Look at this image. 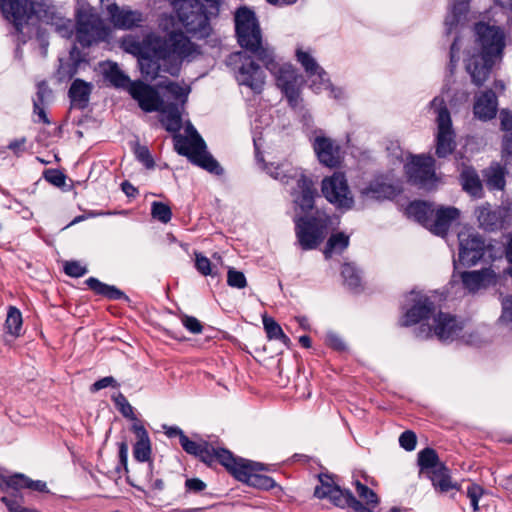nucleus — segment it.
Masks as SVG:
<instances>
[{
	"instance_id": "nucleus-41",
	"label": "nucleus",
	"mask_w": 512,
	"mask_h": 512,
	"mask_svg": "<svg viewBox=\"0 0 512 512\" xmlns=\"http://www.w3.org/2000/svg\"><path fill=\"white\" fill-rule=\"evenodd\" d=\"M463 287L469 292L479 290L484 282L485 274L482 271H464L460 273Z\"/></svg>"
},
{
	"instance_id": "nucleus-45",
	"label": "nucleus",
	"mask_w": 512,
	"mask_h": 512,
	"mask_svg": "<svg viewBox=\"0 0 512 512\" xmlns=\"http://www.w3.org/2000/svg\"><path fill=\"white\" fill-rule=\"evenodd\" d=\"M16 479H18L17 491L21 489H28L31 491H37L41 493L48 492L46 482L44 481L32 480L31 478L22 473H19V477H17Z\"/></svg>"
},
{
	"instance_id": "nucleus-11",
	"label": "nucleus",
	"mask_w": 512,
	"mask_h": 512,
	"mask_svg": "<svg viewBox=\"0 0 512 512\" xmlns=\"http://www.w3.org/2000/svg\"><path fill=\"white\" fill-rule=\"evenodd\" d=\"M164 433L168 438H179L182 449L189 455L194 456L208 467L215 464L216 455L220 447H215L211 442L195 435L198 440H191L178 426L163 425Z\"/></svg>"
},
{
	"instance_id": "nucleus-19",
	"label": "nucleus",
	"mask_w": 512,
	"mask_h": 512,
	"mask_svg": "<svg viewBox=\"0 0 512 512\" xmlns=\"http://www.w3.org/2000/svg\"><path fill=\"white\" fill-rule=\"evenodd\" d=\"M127 92L144 112H155L161 109L163 99L154 87L136 80L130 84Z\"/></svg>"
},
{
	"instance_id": "nucleus-47",
	"label": "nucleus",
	"mask_w": 512,
	"mask_h": 512,
	"mask_svg": "<svg viewBox=\"0 0 512 512\" xmlns=\"http://www.w3.org/2000/svg\"><path fill=\"white\" fill-rule=\"evenodd\" d=\"M475 216L478 224H496L498 215L492 210L489 204L482 205L475 210Z\"/></svg>"
},
{
	"instance_id": "nucleus-40",
	"label": "nucleus",
	"mask_w": 512,
	"mask_h": 512,
	"mask_svg": "<svg viewBox=\"0 0 512 512\" xmlns=\"http://www.w3.org/2000/svg\"><path fill=\"white\" fill-rule=\"evenodd\" d=\"M262 322L269 340H278L282 344L289 346L291 342L290 338L285 335L281 326L272 317L264 315Z\"/></svg>"
},
{
	"instance_id": "nucleus-60",
	"label": "nucleus",
	"mask_w": 512,
	"mask_h": 512,
	"mask_svg": "<svg viewBox=\"0 0 512 512\" xmlns=\"http://www.w3.org/2000/svg\"><path fill=\"white\" fill-rule=\"evenodd\" d=\"M502 158L506 166L512 165V132L503 140Z\"/></svg>"
},
{
	"instance_id": "nucleus-30",
	"label": "nucleus",
	"mask_w": 512,
	"mask_h": 512,
	"mask_svg": "<svg viewBox=\"0 0 512 512\" xmlns=\"http://www.w3.org/2000/svg\"><path fill=\"white\" fill-rule=\"evenodd\" d=\"M183 107L179 105L177 102L175 103H165L162 102L161 109L156 110L155 112H160L162 114L161 123L163 127L171 133H177L180 131L182 127V119H181V109Z\"/></svg>"
},
{
	"instance_id": "nucleus-27",
	"label": "nucleus",
	"mask_w": 512,
	"mask_h": 512,
	"mask_svg": "<svg viewBox=\"0 0 512 512\" xmlns=\"http://www.w3.org/2000/svg\"><path fill=\"white\" fill-rule=\"evenodd\" d=\"M497 97L492 90H487L476 97L473 112L476 118L487 121L496 116Z\"/></svg>"
},
{
	"instance_id": "nucleus-25",
	"label": "nucleus",
	"mask_w": 512,
	"mask_h": 512,
	"mask_svg": "<svg viewBox=\"0 0 512 512\" xmlns=\"http://www.w3.org/2000/svg\"><path fill=\"white\" fill-rule=\"evenodd\" d=\"M296 57L298 62L305 69L309 78L316 77L319 79V82L312 80L311 87L315 91L329 86V81L326 78L327 73L318 65L316 60L309 53L304 52L301 49H297Z\"/></svg>"
},
{
	"instance_id": "nucleus-33",
	"label": "nucleus",
	"mask_w": 512,
	"mask_h": 512,
	"mask_svg": "<svg viewBox=\"0 0 512 512\" xmlns=\"http://www.w3.org/2000/svg\"><path fill=\"white\" fill-rule=\"evenodd\" d=\"M103 76L113 87L121 88L128 91V87L133 82L130 78L119 68L115 62H106L102 65Z\"/></svg>"
},
{
	"instance_id": "nucleus-29",
	"label": "nucleus",
	"mask_w": 512,
	"mask_h": 512,
	"mask_svg": "<svg viewBox=\"0 0 512 512\" xmlns=\"http://www.w3.org/2000/svg\"><path fill=\"white\" fill-rule=\"evenodd\" d=\"M426 476L431 481L435 491L438 493L443 494L453 489H460V485L457 482L452 481L451 471L446 464H441L438 468L427 473Z\"/></svg>"
},
{
	"instance_id": "nucleus-8",
	"label": "nucleus",
	"mask_w": 512,
	"mask_h": 512,
	"mask_svg": "<svg viewBox=\"0 0 512 512\" xmlns=\"http://www.w3.org/2000/svg\"><path fill=\"white\" fill-rule=\"evenodd\" d=\"M152 37L147 34L142 41L127 38L123 44L125 49L138 57V64L142 75L146 79L154 80L163 71L162 55L152 45Z\"/></svg>"
},
{
	"instance_id": "nucleus-2",
	"label": "nucleus",
	"mask_w": 512,
	"mask_h": 512,
	"mask_svg": "<svg viewBox=\"0 0 512 512\" xmlns=\"http://www.w3.org/2000/svg\"><path fill=\"white\" fill-rule=\"evenodd\" d=\"M264 169L272 178L285 185H291L295 224H331L329 216L315 206L316 190L313 182L300 168L284 164H266Z\"/></svg>"
},
{
	"instance_id": "nucleus-59",
	"label": "nucleus",
	"mask_w": 512,
	"mask_h": 512,
	"mask_svg": "<svg viewBox=\"0 0 512 512\" xmlns=\"http://www.w3.org/2000/svg\"><path fill=\"white\" fill-rule=\"evenodd\" d=\"M195 267L204 276L212 275L211 262L202 254H196Z\"/></svg>"
},
{
	"instance_id": "nucleus-17",
	"label": "nucleus",
	"mask_w": 512,
	"mask_h": 512,
	"mask_svg": "<svg viewBox=\"0 0 512 512\" xmlns=\"http://www.w3.org/2000/svg\"><path fill=\"white\" fill-rule=\"evenodd\" d=\"M464 230L457 231L459 240V262L463 266H473L477 264L484 256V240L475 234L470 233V229L464 226Z\"/></svg>"
},
{
	"instance_id": "nucleus-37",
	"label": "nucleus",
	"mask_w": 512,
	"mask_h": 512,
	"mask_svg": "<svg viewBox=\"0 0 512 512\" xmlns=\"http://www.w3.org/2000/svg\"><path fill=\"white\" fill-rule=\"evenodd\" d=\"M341 275L345 285L354 293L361 290V271L353 263H344L341 269Z\"/></svg>"
},
{
	"instance_id": "nucleus-44",
	"label": "nucleus",
	"mask_w": 512,
	"mask_h": 512,
	"mask_svg": "<svg viewBox=\"0 0 512 512\" xmlns=\"http://www.w3.org/2000/svg\"><path fill=\"white\" fill-rule=\"evenodd\" d=\"M165 90L177 101L178 104L182 107L185 105L188 99V94L190 92L189 88L182 87L176 82L166 81L163 85H161Z\"/></svg>"
},
{
	"instance_id": "nucleus-42",
	"label": "nucleus",
	"mask_w": 512,
	"mask_h": 512,
	"mask_svg": "<svg viewBox=\"0 0 512 512\" xmlns=\"http://www.w3.org/2000/svg\"><path fill=\"white\" fill-rule=\"evenodd\" d=\"M433 216L435 217L434 224H451L458 221L460 211L451 206H439L434 209Z\"/></svg>"
},
{
	"instance_id": "nucleus-36",
	"label": "nucleus",
	"mask_w": 512,
	"mask_h": 512,
	"mask_svg": "<svg viewBox=\"0 0 512 512\" xmlns=\"http://www.w3.org/2000/svg\"><path fill=\"white\" fill-rule=\"evenodd\" d=\"M23 318L21 311L10 305L7 310L6 320L4 324L5 332L14 338L22 335Z\"/></svg>"
},
{
	"instance_id": "nucleus-21",
	"label": "nucleus",
	"mask_w": 512,
	"mask_h": 512,
	"mask_svg": "<svg viewBox=\"0 0 512 512\" xmlns=\"http://www.w3.org/2000/svg\"><path fill=\"white\" fill-rule=\"evenodd\" d=\"M415 303L409 308L403 316L401 326L408 327L417 323H425L431 316L435 315L434 302L427 296H419L414 299Z\"/></svg>"
},
{
	"instance_id": "nucleus-46",
	"label": "nucleus",
	"mask_w": 512,
	"mask_h": 512,
	"mask_svg": "<svg viewBox=\"0 0 512 512\" xmlns=\"http://www.w3.org/2000/svg\"><path fill=\"white\" fill-rule=\"evenodd\" d=\"M112 400L116 408L125 418H128L134 422L139 421L134 414L133 407L130 405L127 398L121 392H119L117 395H114L112 397Z\"/></svg>"
},
{
	"instance_id": "nucleus-1",
	"label": "nucleus",
	"mask_w": 512,
	"mask_h": 512,
	"mask_svg": "<svg viewBox=\"0 0 512 512\" xmlns=\"http://www.w3.org/2000/svg\"><path fill=\"white\" fill-rule=\"evenodd\" d=\"M235 31L239 45L254 54L276 79L281 89L296 87L298 74L289 63L275 60L273 51L262 45L261 30L255 13L246 7L239 8L235 13Z\"/></svg>"
},
{
	"instance_id": "nucleus-14",
	"label": "nucleus",
	"mask_w": 512,
	"mask_h": 512,
	"mask_svg": "<svg viewBox=\"0 0 512 512\" xmlns=\"http://www.w3.org/2000/svg\"><path fill=\"white\" fill-rule=\"evenodd\" d=\"M229 65H239L236 70V80L240 85L251 88L254 92H261L265 83V75L259 65L244 52H236L229 56Z\"/></svg>"
},
{
	"instance_id": "nucleus-55",
	"label": "nucleus",
	"mask_w": 512,
	"mask_h": 512,
	"mask_svg": "<svg viewBox=\"0 0 512 512\" xmlns=\"http://www.w3.org/2000/svg\"><path fill=\"white\" fill-rule=\"evenodd\" d=\"M118 456L119 464L116 467V471L120 473L121 469L128 473V444L126 441H122L118 444Z\"/></svg>"
},
{
	"instance_id": "nucleus-58",
	"label": "nucleus",
	"mask_w": 512,
	"mask_h": 512,
	"mask_svg": "<svg viewBox=\"0 0 512 512\" xmlns=\"http://www.w3.org/2000/svg\"><path fill=\"white\" fill-rule=\"evenodd\" d=\"M19 473H15L13 475H6L4 472L0 471V488L1 490L12 489L17 491Z\"/></svg>"
},
{
	"instance_id": "nucleus-10",
	"label": "nucleus",
	"mask_w": 512,
	"mask_h": 512,
	"mask_svg": "<svg viewBox=\"0 0 512 512\" xmlns=\"http://www.w3.org/2000/svg\"><path fill=\"white\" fill-rule=\"evenodd\" d=\"M0 6L3 15L17 32H22L29 21L40 19L42 13H46V5L36 0H0Z\"/></svg>"
},
{
	"instance_id": "nucleus-32",
	"label": "nucleus",
	"mask_w": 512,
	"mask_h": 512,
	"mask_svg": "<svg viewBox=\"0 0 512 512\" xmlns=\"http://www.w3.org/2000/svg\"><path fill=\"white\" fill-rule=\"evenodd\" d=\"M85 284L96 295L107 298L108 300H129L128 296L114 285L101 282L95 277H89Z\"/></svg>"
},
{
	"instance_id": "nucleus-12",
	"label": "nucleus",
	"mask_w": 512,
	"mask_h": 512,
	"mask_svg": "<svg viewBox=\"0 0 512 512\" xmlns=\"http://www.w3.org/2000/svg\"><path fill=\"white\" fill-rule=\"evenodd\" d=\"M432 322V325L421 323L414 330L415 336L425 339L435 335L441 341H453L463 329L462 323L455 316L441 311L434 315Z\"/></svg>"
},
{
	"instance_id": "nucleus-50",
	"label": "nucleus",
	"mask_w": 512,
	"mask_h": 512,
	"mask_svg": "<svg viewBox=\"0 0 512 512\" xmlns=\"http://www.w3.org/2000/svg\"><path fill=\"white\" fill-rule=\"evenodd\" d=\"M63 270L67 276L72 278H80L88 273L87 266L77 260L66 261Z\"/></svg>"
},
{
	"instance_id": "nucleus-13",
	"label": "nucleus",
	"mask_w": 512,
	"mask_h": 512,
	"mask_svg": "<svg viewBox=\"0 0 512 512\" xmlns=\"http://www.w3.org/2000/svg\"><path fill=\"white\" fill-rule=\"evenodd\" d=\"M107 36L108 31L97 14L89 10L77 13L76 40L82 47L104 41Z\"/></svg>"
},
{
	"instance_id": "nucleus-43",
	"label": "nucleus",
	"mask_w": 512,
	"mask_h": 512,
	"mask_svg": "<svg viewBox=\"0 0 512 512\" xmlns=\"http://www.w3.org/2000/svg\"><path fill=\"white\" fill-rule=\"evenodd\" d=\"M486 184L493 190H502L505 186L504 169L500 165H493L486 172Z\"/></svg>"
},
{
	"instance_id": "nucleus-38",
	"label": "nucleus",
	"mask_w": 512,
	"mask_h": 512,
	"mask_svg": "<svg viewBox=\"0 0 512 512\" xmlns=\"http://www.w3.org/2000/svg\"><path fill=\"white\" fill-rule=\"evenodd\" d=\"M349 246V236L343 232L332 234L327 240L323 251L326 259L331 258L334 253H342Z\"/></svg>"
},
{
	"instance_id": "nucleus-57",
	"label": "nucleus",
	"mask_w": 512,
	"mask_h": 512,
	"mask_svg": "<svg viewBox=\"0 0 512 512\" xmlns=\"http://www.w3.org/2000/svg\"><path fill=\"white\" fill-rule=\"evenodd\" d=\"M325 343L327 346H329L330 348L336 350V351H345L346 350V344L345 342L342 340V338L334 333V332H329L326 334V337H325Z\"/></svg>"
},
{
	"instance_id": "nucleus-54",
	"label": "nucleus",
	"mask_w": 512,
	"mask_h": 512,
	"mask_svg": "<svg viewBox=\"0 0 512 512\" xmlns=\"http://www.w3.org/2000/svg\"><path fill=\"white\" fill-rule=\"evenodd\" d=\"M400 446L406 451H412L417 444L416 434L411 430L404 431L399 437Z\"/></svg>"
},
{
	"instance_id": "nucleus-52",
	"label": "nucleus",
	"mask_w": 512,
	"mask_h": 512,
	"mask_svg": "<svg viewBox=\"0 0 512 512\" xmlns=\"http://www.w3.org/2000/svg\"><path fill=\"white\" fill-rule=\"evenodd\" d=\"M485 490L482 486L472 483L467 487V497L470 499V503L474 512L479 510V500L484 495Z\"/></svg>"
},
{
	"instance_id": "nucleus-31",
	"label": "nucleus",
	"mask_w": 512,
	"mask_h": 512,
	"mask_svg": "<svg viewBox=\"0 0 512 512\" xmlns=\"http://www.w3.org/2000/svg\"><path fill=\"white\" fill-rule=\"evenodd\" d=\"M408 220L418 222L419 224H425L434 214V207L432 203L415 200L410 202L404 211Z\"/></svg>"
},
{
	"instance_id": "nucleus-23",
	"label": "nucleus",
	"mask_w": 512,
	"mask_h": 512,
	"mask_svg": "<svg viewBox=\"0 0 512 512\" xmlns=\"http://www.w3.org/2000/svg\"><path fill=\"white\" fill-rule=\"evenodd\" d=\"M313 147L321 164L331 168L339 165L340 147L333 140L322 136L316 137Z\"/></svg>"
},
{
	"instance_id": "nucleus-15",
	"label": "nucleus",
	"mask_w": 512,
	"mask_h": 512,
	"mask_svg": "<svg viewBox=\"0 0 512 512\" xmlns=\"http://www.w3.org/2000/svg\"><path fill=\"white\" fill-rule=\"evenodd\" d=\"M213 16L215 15L208 13L201 5L194 7V4L191 3L179 8L177 19L188 34L203 39L211 34L210 18Z\"/></svg>"
},
{
	"instance_id": "nucleus-61",
	"label": "nucleus",
	"mask_w": 512,
	"mask_h": 512,
	"mask_svg": "<svg viewBox=\"0 0 512 512\" xmlns=\"http://www.w3.org/2000/svg\"><path fill=\"white\" fill-rule=\"evenodd\" d=\"M77 72L76 64L60 63L57 74L60 80L71 79Z\"/></svg>"
},
{
	"instance_id": "nucleus-24",
	"label": "nucleus",
	"mask_w": 512,
	"mask_h": 512,
	"mask_svg": "<svg viewBox=\"0 0 512 512\" xmlns=\"http://www.w3.org/2000/svg\"><path fill=\"white\" fill-rule=\"evenodd\" d=\"M131 431L135 434L136 442L133 445V457L136 461L150 462L152 447L149 434L141 421L133 422Z\"/></svg>"
},
{
	"instance_id": "nucleus-39",
	"label": "nucleus",
	"mask_w": 512,
	"mask_h": 512,
	"mask_svg": "<svg viewBox=\"0 0 512 512\" xmlns=\"http://www.w3.org/2000/svg\"><path fill=\"white\" fill-rule=\"evenodd\" d=\"M463 189L472 196L479 197L482 193V184L475 170L466 168L461 173Z\"/></svg>"
},
{
	"instance_id": "nucleus-64",
	"label": "nucleus",
	"mask_w": 512,
	"mask_h": 512,
	"mask_svg": "<svg viewBox=\"0 0 512 512\" xmlns=\"http://www.w3.org/2000/svg\"><path fill=\"white\" fill-rule=\"evenodd\" d=\"M110 386L117 387L118 383L112 376H106V377H103V378L97 380L96 382H94L92 384L90 390L92 392H97L99 390H102V389L110 387Z\"/></svg>"
},
{
	"instance_id": "nucleus-16",
	"label": "nucleus",
	"mask_w": 512,
	"mask_h": 512,
	"mask_svg": "<svg viewBox=\"0 0 512 512\" xmlns=\"http://www.w3.org/2000/svg\"><path fill=\"white\" fill-rule=\"evenodd\" d=\"M322 193L330 203L340 209H349L354 203L345 175L341 172H335L323 179Z\"/></svg>"
},
{
	"instance_id": "nucleus-34",
	"label": "nucleus",
	"mask_w": 512,
	"mask_h": 512,
	"mask_svg": "<svg viewBox=\"0 0 512 512\" xmlns=\"http://www.w3.org/2000/svg\"><path fill=\"white\" fill-rule=\"evenodd\" d=\"M91 84L75 79L69 89L71 103L78 108H85L91 93Z\"/></svg>"
},
{
	"instance_id": "nucleus-20",
	"label": "nucleus",
	"mask_w": 512,
	"mask_h": 512,
	"mask_svg": "<svg viewBox=\"0 0 512 512\" xmlns=\"http://www.w3.org/2000/svg\"><path fill=\"white\" fill-rule=\"evenodd\" d=\"M401 191V187L388 176H377L361 191L362 195L372 199H392Z\"/></svg>"
},
{
	"instance_id": "nucleus-28",
	"label": "nucleus",
	"mask_w": 512,
	"mask_h": 512,
	"mask_svg": "<svg viewBox=\"0 0 512 512\" xmlns=\"http://www.w3.org/2000/svg\"><path fill=\"white\" fill-rule=\"evenodd\" d=\"M470 1L471 0H450V14L445 19L448 33L458 24L461 17L467 13ZM495 2L502 8L512 9V0H495Z\"/></svg>"
},
{
	"instance_id": "nucleus-53",
	"label": "nucleus",
	"mask_w": 512,
	"mask_h": 512,
	"mask_svg": "<svg viewBox=\"0 0 512 512\" xmlns=\"http://www.w3.org/2000/svg\"><path fill=\"white\" fill-rule=\"evenodd\" d=\"M43 178L56 187H62L65 184V175L58 169H47L43 172Z\"/></svg>"
},
{
	"instance_id": "nucleus-9",
	"label": "nucleus",
	"mask_w": 512,
	"mask_h": 512,
	"mask_svg": "<svg viewBox=\"0 0 512 512\" xmlns=\"http://www.w3.org/2000/svg\"><path fill=\"white\" fill-rule=\"evenodd\" d=\"M430 107L437 115L436 155L439 158H444L450 155L456 147L450 113L444 99L439 96L431 101Z\"/></svg>"
},
{
	"instance_id": "nucleus-26",
	"label": "nucleus",
	"mask_w": 512,
	"mask_h": 512,
	"mask_svg": "<svg viewBox=\"0 0 512 512\" xmlns=\"http://www.w3.org/2000/svg\"><path fill=\"white\" fill-rule=\"evenodd\" d=\"M328 226H296L295 234L302 250L316 249L325 239Z\"/></svg>"
},
{
	"instance_id": "nucleus-6",
	"label": "nucleus",
	"mask_w": 512,
	"mask_h": 512,
	"mask_svg": "<svg viewBox=\"0 0 512 512\" xmlns=\"http://www.w3.org/2000/svg\"><path fill=\"white\" fill-rule=\"evenodd\" d=\"M215 463L222 465L237 481L260 490H271L276 487L275 480L261 474L264 464L235 456L226 448H219Z\"/></svg>"
},
{
	"instance_id": "nucleus-4",
	"label": "nucleus",
	"mask_w": 512,
	"mask_h": 512,
	"mask_svg": "<svg viewBox=\"0 0 512 512\" xmlns=\"http://www.w3.org/2000/svg\"><path fill=\"white\" fill-rule=\"evenodd\" d=\"M318 480L320 485L315 487L314 496L318 499H328L336 507L349 508L354 512H374L379 504L377 494L359 480L354 483L356 492L365 503L356 499L349 489H342L337 485L328 473H320Z\"/></svg>"
},
{
	"instance_id": "nucleus-51",
	"label": "nucleus",
	"mask_w": 512,
	"mask_h": 512,
	"mask_svg": "<svg viewBox=\"0 0 512 512\" xmlns=\"http://www.w3.org/2000/svg\"><path fill=\"white\" fill-rule=\"evenodd\" d=\"M227 284L232 288L243 289L247 286V280L243 272L229 268L227 272Z\"/></svg>"
},
{
	"instance_id": "nucleus-7",
	"label": "nucleus",
	"mask_w": 512,
	"mask_h": 512,
	"mask_svg": "<svg viewBox=\"0 0 512 512\" xmlns=\"http://www.w3.org/2000/svg\"><path fill=\"white\" fill-rule=\"evenodd\" d=\"M187 131L191 133V138L182 135H174V148L179 155L186 156L193 164L207 170L210 173L220 175L223 170L213 156L206 151V145L195 130L190 125Z\"/></svg>"
},
{
	"instance_id": "nucleus-35",
	"label": "nucleus",
	"mask_w": 512,
	"mask_h": 512,
	"mask_svg": "<svg viewBox=\"0 0 512 512\" xmlns=\"http://www.w3.org/2000/svg\"><path fill=\"white\" fill-rule=\"evenodd\" d=\"M417 464L419 467L420 474H427L430 471L438 468L441 464H445L440 461V458L435 449L426 447L418 452Z\"/></svg>"
},
{
	"instance_id": "nucleus-3",
	"label": "nucleus",
	"mask_w": 512,
	"mask_h": 512,
	"mask_svg": "<svg viewBox=\"0 0 512 512\" xmlns=\"http://www.w3.org/2000/svg\"><path fill=\"white\" fill-rule=\"evenodd\" d=\"M475 32L481 52L469 60L466 68L472 82L481 86L488 79L496 60L502 57L505 35L501 28L482 22L475 25Z\"/></svg>"
},
{
	"instance_id": "nucleus-62",
	"label": "nucleus",
	"mask_w": 512,
	"mask_h": 512,
	"mask_svg": "<svg viewBox=\"0 0 512 512\" xmlns=\"http://www.w3.org/2000/svg\"><path fill=\"white\" fill-rule=\"evenodd\" d=\"M207 484L199 478H188L185 481L186 492L189 493H200L204 491Z\"/></svg>"
},
{
	"instance_id": "nucleus-49",
	"label": "nucleus",
	"mask_w": 512,
	"mask_h": 512,
	"mask_svg": "<svg viewBox=\"0 0 512 512\" xmlns=\"http://www.w3.org/2000/svg\"><path fill=\"white\" fill-rule=\"evenodd\" d=\"M134 155L146 169H153L155 167L154 159L147 146L136 144L134 147Z\"/></svg>"
},
{
	"instance_id": "nucleus-56",
	"label": "nucleus",
	"mask_w": 512,
	"mask_h": 512,
	"mask_svg": "<svg viewBox=\"0 0 512 512\" xmlns=\"http://www.w3.org/2000/svg\"><path fill=\"white\" fill-rule=\"evenodd\" d=\"M181 321L183 326L192 334H199L203 330L201 322L194 316L184 315Z\"/></svg>"
},
{
	"instance_id": "nucleus-22",
	"label": "nucleus",
	"mask_w": 512,
	"mask_h": 512,
	"mask_svg": "<svg viewBox=\"0 0 512 512\" xmlns=\"http://www.w3.org/2000/svg\"><path fill=\"white\" fill-rule=\"evenodd\" d=\"M107 12L113 25L120 29H132L144 21L141 12L128 8H120L117 4L107 6Z\"/></svg>"
},
{
	"instance_id": "nucleus-48",
	"label": "nucleus",
	"mask_w": 512,
	"mask_h": 512,
	"mask_svg": "<svg viewBox=\"0 0 512 512\" xmlns=\"http://www.w3.org/2000/svg\"><path fill=\"white\" fill-rule=\"evenodd\" d=\"M151 215L155 220L167 223L171 220L172 212L167 204L155 201L151 206Z\"/></svg>"
},
{
	"instance_id": "nucleus-63",
	"label": "nucleus",
	"mask_w": 512,
	"mask_h": 512,
	"mask_svg": "<svg viewBox=\"0 0 512 512\" xmlns=\"http://www.w3.org/2000/svg\"><path fill=\"white\" fill-rule=\"evenodd\" d=\"M500 320L507 324H512V295L507 296L502 301V314Z\"/></svg>"
},
{
	"instance_id": "nucleus-5",
	"label": "nucleus",
	"mask_w": 512,
	"mask_h": 512,
	"mask_svg": "<svg viewBox=\"0 0 512 512\" xmlns=\"http://www.w3.org/2000/svg\"><path fill=\"white\" fill-rule=\"evenodd\" d=\"M152 45L162 55L163 72L178 76L182 63L191 62L200 55V47L181 30L169 32L165 37L149 33Z\"/></svg>"
},
{
	"instance_id": "nucleus-18",
	"label": "nucleus",
	"mask_w": 512,
	"mask_h": 512,
	"mask_svg": "<svg viewBox=\"0 0 512 512\" xmlns=\"http://www.w3.org/2000/svg\"><path fill=\"white\" fill-rule=\"evenodd\" d=\"M435 160L432 156L414 155L405 165L409 181L419 187H426L435 177Z\"/></svg>"
}]
</instances>
